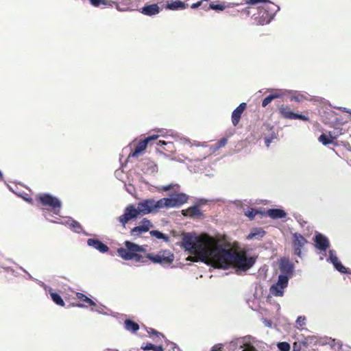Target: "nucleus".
<instances>
[{"instance_id": "1", "label": "nucleus", "mask_w": 351, "mask_h": 351, "mask_svg": "<svg viewBox=\"0 0 351 351\" xmlns=\"http://www.w3.org/2000/svg\"><path fill=\"white\" fill-rule=\"evenodd\" d=\"M182 245L191 254L202 262L221 268L232 265L234 252L222 248L216 239L208 234H184Z\"/></svg>"}, {"instance_id": "2", "label": "nucleus", "mask_w": 351, "mask_h": 351, "mask_svg": "<svg viewBox=\"0 0 351 351\" xmlns=\"http://www.w3.org/2000/svg\"><path fill=\"white\" fill-rule=\"evenodd\" d=\"M248 5L243 11L249 16L252 14L254 23L257 25L269 23L280 8L269 0H246Z\"/></svg>"}, {"instance_id": "3", "label": "nucleus", "mask_w": 351, "mask_h": 351, "mask_svg": "<svg viewBox=\"0 0 351 351\" xmlns=\"http://www.w3.org/2000/svg\"><path fill=\"white\" fill-rule=\"evenodd\" d=\"M124 245L125 247H120L117 250L119 256L125 261L134 260L136 262L141 261L143 256L138 252L145 251L143 246L129 241H125Z\"/></svg>"}, {"instance_id": "4", "label": "nucleus", "mask_w": 351, "mask_h": 351, "mask_svg": "<svg viewBox=\"0 0 351 351\" xmlns=\"http://www.w3.org/2000/svg\"><path fill=\"white\" fill-rule=\"evenodd\" d=\"M36 200L47 210H51L56 215H59L62 202L58 198L49 193H41L36 196Z\"/></svg>"}, {"instance_id": "5", "label": "nucleus", "mask_w": 351, "mask_h": 351, "mask_svg": "<svg viewBox=\"0 0 351 351\" xmlns=\"http://www.w3.org/2000/svg\"><path fill=\"white\" fill-rule=\"evenodd\" d=\"M255 262L254 258L247 257L246 252L241 250L234 252L232 265L242 271H247L254 265Z\"/></svg>"}, {"instance_id": "6", "label": "nucleus", "mask_w": 351, "mask_h": 351, "mask_svg": "<svg viewBox=\"0 0 351 351\" xmlns=\"http://www.w3.org/2000/svg\"><path fill=\"white\" fill-rule=\"evenodd\" d=\"M146 257L154 263L162 265H170L173 262L174 255L169 250H160L157 254H147Z\"/></svg>"}, {"instance_id": "7", "label": "nucleus", "mask_w": 351, "mask_h": 351, "mask_svg": "<svg viewBox=\"0 0 351 351\" xmlns=\"http://www.w3.org/2000/svg\"><path fill=\"white\" fill-rule=\"evenodd\" d=\"M160 199L155 201L154 199H147L140 202L137 205V209L140 215H145L161 209Z\"/></svg>"}, {"instance_id": "8", "label": "nucleus", "mask_w": 351, "mask_h": 351, "mask_svg": "<svg viewBox=\"0 0 351 351\" xmlns=\"http://www.w3.org/2000/svg\"><path fill=\"white\" fill-rule=\"evenodd\" d=\"M188 197L184 193H178L170 198L160 199L161 207L162 208L179 207L186 203Z\"/></svg>"}, {"instance_id": "9", "label": "nucleus", "mask_w": 351, "mask_h": 351, "mask_svg": "<svg viewBox=\"0 0 351 351\" xmlns=\"http://www.w3.org/2000/svg\"><path fill=\"white\" fill-rule=\"evenodd\" d=\"M138 215L140 214L137 208H135L132 204H130L125 208L124 213L119 216V221L125 227L129 221L136 218Z\"/></svg>"}, {"instance_id": "10", "label": "nucleus", "mask_w": 351, "mask_h": 351, "mask_svg": "<svg viewBox=\"0 0 351 351\" xmlns=\"http://www.w3.org/2000/svg\"><path fill=\"white\" fill-rule=\"evenodd\" d=\"M158 136L153 135L140 141L136 145L134 149L130 153L129 157L138 158L146 149L148 143L153 140H156Z\"/></svg>"}, {"instance_id": "11", "label": "nucleus", "mask_w": 351, "mask_h": 351, "mask_svg": "<svg viewBox=\"0 0 351 351\" xmlns=\"http://www.w3.org/2000/svg\"><path fill=\"white\" fill-rule=\"evenodd\" d=\"M307 240L300 233L295 232L293 234V248L294 254L299 257L302 255V249L307 243Z\"/></svg>"}, {"instance_id": "12", "label": "nucleus", "mask_w": 351, "mask_h": 351, "mask_svg": "<svg viewBox=\"0 0 351 351\" xmlns=\"http://www.w3.org/2000/svg\"><path fill=\"white\" fill-rule=\"evenodd\" d=\"M279 113L283 118L287 119H300L305 121H309V118L307 116L293 112L287 106H280Z\"/></svg>"}, {"instance_id": "13", "label": "nucleus", "mask_w": 351, "mask_h": 351, "mask_svg": "<svg viewBox=\"0 0 351 351\" xmlns=\"http://www.w3.org/2000/svg\"><path fill=\"white\" fill-rule=\"evenodd\" d=\"M247 105L245 103H241L232 113V122L234 126H237L240 121V119Z\"/></svg>"}, {"instance_id": "14", "label": "nucleus", "mask_w": 351, "mask_h": 351, "mask_svg": "<svg viewBox=\"0 0 351 351\" xmlns=\"http://www.w3.org/2000/svg\"><path fill=\"white\" fill-rule=\"evenodd\" d=\"M76 297L80 301L84 302V304H73V306L88 307L96 306V303L93 300H92L90 298H89L82 293H76Z\"/></svg>"}, {"instance_id": "15", "label": "nucleus", "mask_w": 351, "mask_h": 351, "mask_svg": "<svg viewBox=\"0 0 351 351\" xmlns=\"http://www.w3.org/2000/svg\"><path fill=\"white\" fill-rule=\"evenodd\" d=\"M314 241L315 247L320 250L325 251L329 247L328 239L322 234H316Z\"/></svg>"}, {"instance_id": "16", "label": "nucleus", "mask_w": 351, "mask_h": 351, "mask_svg": "<svg viewBox=\"0 0 351 351\" xmlns=\"http://www.w3.org/2000/svg\"><path fill=\"white\" fill-rule=\"evenodd\" d=\"M87 243L89 246L93 247L101 253L107 252L109 250V247L106 244L97 239H88Z\"/></svg>"}, {"instance_id": "17", "label": "nucleus", "mask_w": 351, "mask_h": 351, "mask_svg": "<svg viewBox=\"0 0 351 351\" xmlns=\"http://www.w3.org/2000/svg\"><path fill=\"white\" fill-rule=\"evenodd\" d=\"M188 7V4L180 1L172 0L169 4H165V8L170 10H184Z\"/></svg>"}, {"instance_id": "18", "label": "nucleus", "mask_w": 351, "mask_h": 351, "mask_svg": "<svg viewBox=\"0 0 351 351\" xmlns=\"http://www.w3.org/2000/svg\"><path fill=\"white\" fill-rule=\"evenodd\" d=\"M267 215L271 219H282L287 216V213L284 210L280 208H271L267 211Z\"/></svg>"}, {"instance_id": "19", "label": "nucleus", "mask_w": 351, "mask_h": 351, "mask_svg": "<svg viewBox=\"0 0 351 351\" xmlns=\"http://www.w3.org/2000/svg\"><path fill=\"white\" fill-rule=\"evenodd\" d=\"M141 12L145 15L152 16L159 12V7L157 4H152L142 8Z\"/></svg>"}, {"instance_id": "20", "label": "nucleus", "mask_w": 351, "mask_h": 351, "mask_svg": "<svg viewBox=\"0 0 351 351\" xmlns=\"http://www.w3.org/2000/svg\"><path fill=\"white\" fill-rule=\"evenodd\" d=\"M182 214L184 216H188L190 217H199L202 215V213L200 212V210L198 206H193L187 209L182 210Z\"/></svg>"}, {"instance_id": "21", "label": "nucleus", "mask_w": 351, "mask_h": 351, "mask_svg": "<svg viewBox=\"0 0 351 351\" xmlns=\"http://www.w3.org/2000/svg\"><path fill=\"white\" fill-rule=\"evenodd\" d=\"M124 327L127 330L132 333H135L139 330V325L130 319H127L124 321Z\"/></svg>"}, {"instance_id": "22", "label": "nucleus", "mask_w": 351, "mask_h": 351, "mask_svg": "<svg viewBox=\"0 0 351 351\" xmlns=\"http://www.w3.org/2000/svg\"><path fill=\"white\" fill-rule=\"evenodd\" d=\"M265 231L262 228H255L247 236V239L250 240L253 239H260L264 237Z\"/></svg>"}, {"instance_id": "23", "label": "nucleus", "mask_w": 351, "mask_h": 351, "mask_svg": "<svg viewBox=\"0 0 351 351\" xmlns=\"http://www.w3.org/2000/svg\"><path fill=\"white\" fill-rule=\"evenodd\" d=\"M293 265L288 260L282 261L281 262L280 271L282 273L285 274H291L293 272Z\"/></svg>"}, {"instance_id": "24", "label": "nucleus", "mask_w": 351, "mask_h": 351, "mask_svg": "<svg viewBox=\"0 0 351 351\" xmlns=\"http://www.w3.org/2000/svg\"><path fill=\"white\" fill-rule=\"evenodd\" d=\"M335 138L332 136L331 132H329L328 134H322L319 136L318 140L320 143H322L324 145H327L331 144L333 142V140Z\"/></svg>"}, {"instance_id": "25", "label": "nucleus", "mask_w": 351, "mask_h": 351, "mask_svg": "<svg viewBox=\"0 0 351 351\" xmlns=\"http://www.w3.org/2000/svg\"><path fill=\"white\" fill-rule=\"evenodd\" d=\"M147 232V228L141 225L131 229L130 234L134 237H140L142 234Z\"/></svg>"}, {"instance_id": "26", "label": "nucleus", "mask_w": 351, "mask_h": 351, "mask_svg": "<svg viewBox=\"0 0 351 351\" xmlns=\"http://www.w3.org/2000/svg\"><path fill=\"white\" fill-rule=\"evenodd\" d=\"M51 298L52 300L57 304L60 306H64V302L62 300V297L57 293L53 292L52 291H49Z\"/></svg>"}, {"instance_id": "27", "label": "nucleus", "mask_w": 351, "mask_h": 351, "mask_svg": "<svg viewBox=\"0 0 351 351\" xmlns=\"http://www.w3.org/2000/svg\"><path fill=\"white\" fill-rule=\"evenodd\" d=\"M226 8V5L223 3L216 4L215 2H212L209 5L204 8L205 10H215L217 11H223Z\"/></svg>"}, {"instance_id": "28", "label": "nucleus", "mask_w": 351, "mask_h": 351, "mask_svg": "<svg viewBox=\"0 0 351 351\" xmlns=\"http://www.w3.org/2000/svg\"><path fill=\"white\" fill-rule=\"evenodd\" d=\"M283 289L284 288H280V286H278V284L276 283L271 287V292L275 296H282Z\"/></svg>"}, {"instance_id": "29", "label": "nucleus", "mask_w": 351, "mask_h": 351, "mask_svg": "<svg viewBox=\"0 0 351 351\" xmlns=\"http://www.w3.org/2000/svg\"><path fill=\"white\" fill-rule=\"evenodd\" d=\"M149 234L152 237H156L157 239H163L165 240V241H169V237L164 234L163 233H162L161 232L158 231V230H151L149 232Z\"/></svg>"}, {"instance_id": "30", "label": "nucleus", "mask_w": 351, "mask_h": 351, "mask_svg": "<svg viewBox=\"0 0 351 351\" xmlns=\"http://www.w3.org/2000/svg\"><path fill=\"white\" fill-rule=\"evenodd\" d=\"M144 350H154V351H163V348L162 346H155L152 343H147L145 346L141 348Z\"/></svg>"}, {"instance_id": "31", "label": "nucleus", "mask_w": 351, "mask_h": 351, "mask_svg": "<svg viewBox=\"0 0 351 351\" xmlns=\"http://www.w3.org/2000/svg\"><path fill=\"white\" fill-rule=\"evenodd\" d=\"M288 276L285 275H280L277 284L280 286V288H285L288 285Z\"/></svg>"}, {"instance_id": "32", "label": "nucleus", "mask_w": 351, "mask_h": 351, "mask_svg": "<svg viewBox=\"0 0 351 351\" xmlns=\"http://www.w3.org/2000/svg\"><path fill=\"white\" fill-rule=\"evenodd\" d=\"M148 335H149V337H156L157 338H165V335L160 332H159L158 331H157L156 330L152 328H147L146 329Z\"/></svg>"}, {"instance_id": "33", "label": "nucleus", "mask_w": 351, "mask_h": 351, "mask_svg": "<svg viewBox=\"0 0 351 351\" xmlns=\"http://www.w3.org/2000/svg\"><path fill=\"white\" fill-rule=\"evenodd\" d=\"M280 97L278 94H271L268 95L267 97H265L263 102H262V106L266 107L271 102V101L276 98H278Z\"/></svg>"}, {"instance_id": "34", "label": "nucleus", "mask_w": 351, "mask_h": 351, "mask_svg": "<svg viewBox=\"0 0 351 351\" xmlns=\"http://www.w3.org/2000/svg\"><path fill=\"white\" fill-rule=\"evenodd\" d=\"M333 265L337 270H338L339 272H341L342 274H348L349 273L348 269L345 266H343L340 261L335 263Z\"/></svg>"}, {"instance_id": "35", "label": "nucleus", "mask_w": 351, "mask_h": 351, "mask_svg": "<svg viewBox=\"0 0 351 351\" xmlns=\"http://www.w3.org/2000/svg\"><path fill=\"white\" fill-rule=\"evenodd\" d=\"M277 346L280 351H289L291 348L289 343L286 341L279 342Z\"/></svg>"}, {"instance_id": "36", "label": "nucleus", "mask_w": 351, "mask_h": 351, "mask_svg": "<svg viewBox=\"0 0 351 351\" xmlns=\"http://www.w3.org/2000/svg\"><path fill=\"white\" fill-rule=\"evenodd\" d=\"M141 226H143V227H145L147 228V232L149 230V229L151 228H152L154 226L152 224V223L147 219L146 218H144L141 221Z\"/></svg>"}, {"instance_id": "37", "label": "nucleus", "mask_w": 351, "mask_h": 351, "mask_svg": "<svg viewBox=\"0 0 351 351\" xmlns=\"http://www.w3.org/2000/svg\"><path fill=\"white\" fill-rule=\"evenodd\" d=\"M258 213L257 210L254 208H250V210H247L245 215L249 217L250 219H253L256 214Z\"/></svg>"}, {"instance_id": "38", "label": "nucleus", "mask_w": 351, "mask_h": 351, "mask_svg": "<svg viewBox=\"0 0 351 351\" xmlns=\"http://www.w3.org/2000/svg\"><path fill=\"white\" fill-rule=\"evenodd\" d=\"M329 259L333 265L339 261L338 257L336 256L333 250H330L329 252Z\"/></svg>"}, {"instance_id": "39", "label": "nucleus", "mask_w": 351, "mask_h": 351, "mask_svg": "<svg viewBox=\"0 0 351 351\" xmlns=\"http://www.w3.org/2000/svg\"><path fill=\"white\" fill-rule=\"evenodd\" d=\"M306 319L304 316H299L296 320V324L302 327L306 324Z\"/></svg>"}, {"instance_id": "40", "label": "nucleus", "mask_w": 351, "mask_h": 351, "mask_svg": "<svg viewBox=\"0 0 351 351\" xmlns=\"http://www.w3.org/2000/svg\"><path fill=\"white\" fill-rule=\"evenodd\" d=\"M311 337H306L304 340L300 341V343L302 344V349L306 348L309 343H311Z\"/></svg>"}, {"instance_id": "41", "label": "nucleus", "mask_w": 351, "mask_h": 351, "mask_svg": "<svg viewBox=\"0 0 351 351\" xmlns=\"http://www.w3.org/2000/svg\"><path fill=\"white\" fill-rule=\"evenodd\" d=\"M227 142H228V139L226 138H221L217 143V148H221L222 147H224L227 144Z\"/></svg>"}, {"instance_id": "42", "label": "nucleus", "mask_w": 351, "mask_h": 351, "mask_svg": "<svg viewBox=\"0 0 351 351\" xmlns=\"http://www.w3.org/2000/svg\"><path fill=\"white\" fill-rule=\"evenodd\" d=\"M90 2L94 6H99L101 3L106 4L104 0H90Z\"/></svg>"}, {"instance_id": "43", "label": "nucleus", "mask_w": 351, "mask_h": 351, "mask_svg": "<svg viewBox=\"0 0 351 351\" xmlns=\"http://www.w3.org/2000/svg\"><path fill=\"white\" fill-rule=\"evenodd\" d=\"M301 345L302 344L300 343V341H296L293 345V349L296 351H301L303 350Z\"/></svg>"}, {"instance_id": "44", "label": "nucleus", "mask_w": 351, "mask_h": 351, "mask_svg": "<svg viewBox=\"0 0 351 351\" xmlns=\"http://www.w3.org/2000/svg\"><path fill=\"white\" fill-rule=\"evenodd\" d=\"M243 351H258L253 346L247 345Z\"/></svg>"}, {"instance_id": "45", "label": "nucleus", "mask_w": 351, "mask_h": 351, "mask_svg": "<svg viewBox=\"0 0 351 351\" xmlns=\"http://www.w3.org/2000/svg\"><path fill=\"white\" fill-rule=\"evenodd\" d=\"M211 351H222V346L221 344L215 345L212 349Z\"/></svg>"}, {"instance_id": "46", "label": "nucleus", "mask_w": 351, "mask_h": 351, "mask_svg": "<svg viewBox=\"0 0 351 351\" xmlns=\"http://www.w3.org/2000/svg\"><path fill=\"white\" fill-rule=\"evenodd\" d=\"M201 4H202V1H198V2H197V3H193V4L191 5V8H193V9H195V8H198L199 6H200V5H201Z\"/></svg>"}, {"instance_id": "47", "label": "nucleus", "mask_w": 351, "mask_h": 351, "mask_svg": "<svg viewBox=\"0 0 351 351\" xmlns=\"http://www.w3.org/2000/svg\"><path fill=\"white\" fill-rule=\"evenodd\" d=\"M72 226L75 228H80V224L79 222L76 221H73V223H72Z\"/></svg>"}, {"instance_id": "48", "label": "nucleus", "mask_w": 351, "mask_h": 351, "mask_svg": "<svg viewBox=\"0 0 351 351\" xmlns=\"http://www.w3.org/2000/svg\"><path fill=\"white\" fill-rule=\"evenodd\" d=\"M270 143H271V140H270V139H269V138H266V139H265V144H266V145H267V147H269V146Z\"/></svg>"}, {"instance_id": "49", "label": "nucleus", "mask_w": 351, "mask_h": 351, "mask_svg": "<svg viewBox=\"0 0 351 351\" xmlns=\"http://www.w3.org/2000/svg\"><path fill=\"white\" fill-rule=\"evenodd\" d=\"M171 189V185H168V186H164V187H163V189H164L165 191H169V190H170Z\"/></svg>"}, {"instance_id": "50", "label": "nucleus", "mask_w": 351, "mask_h": 351, "mask_svg": "<svg viewBox=\"0 0 351 351\" xmlns=\"http://www.w3.org/2000/svg\"><path fill=\"white\" fill-rule=\"evenodd\" d=\"M105 351H119V350H115V349H106Z\"/></svg>"}, {"instance_id": "51", "label": "nucleus", "mask_w": 351, "mask_h": 351, "mask_svg": "<svg viewBox=\"0 0 351 351\" xmlns=\"http://www.w3.org/2000/svg\"><path fill=\"white\" fill-rule=\"evenodd\" d=\"M2 178H3V176H2L1 172L0 171V180H2Z\"/></svg>"}, {"instance_id": "52", "label": "nucleus", "mask_w": 351, "mask_h": 351, "mask_svg": "<svg viewBox=\"0 0 351 351\" xmlns=\"http://www.w3.org/2000/svg\"><path fill=\"white\" fill-rule=\"evenodd\" d=\"M292 99H295V100H297V98H296L295 97H293L292 98Z\"/></svg>"}]
</instances>
